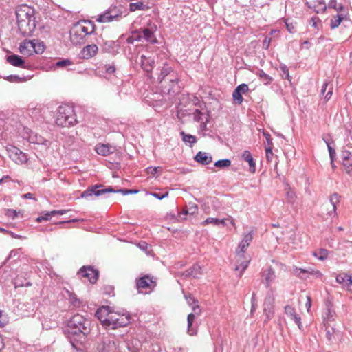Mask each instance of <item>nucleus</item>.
<instances>
[{"mask_svg":"<svg viewBox=\"0 0 352 352\" xmlns=\"http://www.w3.org/2000/svg\"><path fill=\"white\" fill-rule=\"evenodd\" d=\"M19 30L24 36H31L36 29L34 10L27 5H21L16 9Z\"/></svg>","mask_w":352,"mask_h":352,"instance_id":"f257e3e1","label":"nucleus"},{"mask_svg":"<svg viewBox=\"0 0 352 352\" xmlns=\"http://www.w3.org/2000/svg\"><path fill=\"white\" fill-rule=\"evenodd\" d=\"M158 81L164 94H172L179 91V77L171 67L165 65L158 76Z\"/></svg>","mask_w":352,"mask_h":352,"instance_id":"f03ea898","label":"nucleus"},{"mask_svg":"<svg viewBox=\"0 0 352 352\" xmlns=\"http://www.w3.org/2000/svg\"><path fill=\"white\" fill-rule=\"evenodd\" d=\"M95 24L89 20H82L76 23L70 32L72 42L75 44L84 43L86 36L90 35L95 31Z\"/></svg>","mask_w":352,"mask_h":352,"instance_id":"7ed1b4c3","label":"nucleus"},{"mask_svg":"<svg viewBox=\"0 0 352 352\" xmlns=\"http://www.w3.org/2000/svg\"><path fill=\"white\" fill-rule=\"evenodd\" d=\"M68 333L85 338L91 331V321L84 316L74 315L67 323Z\"/></svg>","mask_w":352,"mask_h":352,"instance_id":"20e7f679","label":"nucleus"},{"mask_svg":"<svg viewBox=\"0 0 352 352\" xmlns=\"http://www.w3.org/2000/svg\"><path fill=\"white\" fill-rule=\"evenodd\" d=\"M76 122V116L72 106L63 104L58 107L56 118L58 126L67 127L74 126Z\"/></svg>","mask_w":352,"mask_h":352,"instance_id":"39448f33","label":"nucleus"},{"mask_svg":"<svg viewBox=\"0 0 352 352\" xmlns=\"http://www.w3.org/2000/svg\"><path fill=\"white\" fill-rule=\"evenodd\" d=\"M130 322L129 315L126 311L116 312L113 310L109 316L108 322L106 327H110L113 329L120 327H125Z\"/></svg>","mask_w":352,"mask_h":352,"instance_id":"423d86ee","label":"nucleus"},{"mask_svg":"<svg viewBox=\"0 0 352 352\" xmlns=\"http://www.w3.org/2000/svg\"><path fill=\"white\" fill-rule=\"evenodd\" d=\"M122 14V8L116 6H111L104 13L98 15L96 21L99 23H109L114 20H118Z\"/></svg>","mask_w":352,"mask_h":352,"instance_id":"0eeeda50","label":"nucleus"},{"mask_svg":"<svg viewBox=\"0 0 352 352\" xmlns=\"http://www.w3.org/2000/svg\"><path fill=\"white\" fill-rule=\"evenodd\" d=\"M102 187V185L101 184H95L91 186L87 190L82 192L81 197L88 199L92 197L93 195H95L96 197H99L100 195L107 193L108 192H114V189L111 186L100 189Z\"/></svg>","mask_w":352,"mask_h":352,"instance_id":"6e6552de","label":"nucleus"},{"mask_svg":"<svg viewBox=\"0 0 352 352\" xmlns=\"http://www.w3.org/2000/svg\"><path fill=\"white\" fill-rule=\"evenodd\" d=\"M10 158L17 164H23L28 162L26 154L22 152L19 148L10 146L7 148Z\"/></svg>","mask_w":352,"mask_h":352,"instance_id":"1a4fd4ad","label":"nucleus"},{"mask_svg":"<svg viewBox=\"0 0 352 352\" xmlns=\"http://www.w3.org/2000/svg\"><path fill=\"white\" fill-rule=\"evenodd\" d=\"M253 234V230L250 231L248 233L243 234V239L236 249V256L239 258L244 256V254L245 253L250 243L252 241Z\"/></svg>","mask_w":352,"mask_h":352,"instance_id":"9d476101","label":"nucleus"},{"mask_svg":"<svg viewBox=\"0 0 352 352\" xmlns=\"http://www.w3.org/2000/svg\"><path fill=\"white\" fill-rule=\"evenodd\" d=\"M157 28L155 25H150L148 28L140 29L138 31L140 41L143 40L149 42L151 43H157V39L155 36V32Z\"/></svg>","mask_w":352,"mask_h":352,"instance_id":"9b49d317","label":"nucleus"},{"mask_svg":"<svg viewBox=\"0 0 352 352\" xmlns=\"http://www.w3.org/2000/svg\"><path fill=\"white\" fill-rule=\"evenodd\" d=\"M275 302V298L273 293H269L264 300L263 303V311L266 318L265 322H267L274 316V305Z\"/></svg>","mask_w":352,"mask_h":352,"instance_id":"f8f14e48","label":"nucleus"},{"mask_svg":"<svg viewBox=\"0 0 352 352\" xmlns=\"http://www.w3.org/2000/svg\"><path fill=\"white\" fill-rule=\"evenodd\" d=\"M78 274L87 278L91 283H96L98 278V271L91 266H83L80 269Z\"/></svg>","mask_w":352,"mask_h":352,"instance_id":"ddd939ff","label":"nucleus"},{"mask_svg":"<svg viewBox=\"0 0 352 352\" xmlns=\"http://www.w3.org/2000/svg\"><path fill=\"white\" fill-rule=\"evenodd\" d=\"M112 309L109 306H102L97 309L96 312V316L102 323V324L107 327L109 316L111 314Z\"/></svg>","mask_w":352,"mask_h":352,"instance_id":"4468645a","label":"nucleus"},{"mask_svg":"<svg viewBox=\"0 0 352 352\" xmlns=\"http://www.w3.org/2000/svg\"><path fill=\"white\" fill-rule=\"evenodd\" d=\"M116 147L109 144H98L95 146L96 152L102 156H108L116 151Z\"/></svg>","mask_w":352,"mask_h":352,"instance_id":"2eb2a0df","label":"nucleus"},{"mask_svg":"<svg viewBox=\"0 0 352 352\" xmlns=\"http://www.w3.org/2000/svg\"><path fill=\"white\" fill-rule=\"evenodd\" d=\"M348 21L346 11L338 12L336 15L332 16L330 21V27L331 29L338 28L341 22Z\"/></svg>","mask_w":352,"mask_h":352,"instance_id":"dca6fc26","label":"nucleus"},{"mask_svg":"<svg viewBox=\"0 0 352 352\" xmlns=\"http://www.w3.org/2000/svg\"><path fill=\"white\" fill-rule=\"evenodd\" d=\"M250 256H247L245 254H244V256L243 257H238L236 256V265L234 268V270L235 271H237V270H239L240 269L241 270V272H240V274H239V276H241L242 274H243L244 271L247 269V267H248V265L250 262Z\"/></svg>","mask_w":352,"mask_h":352,"instance_id":"f3484780","label":"nucleus"},{"mask_svg":"<svg viewBox=\"0 0 352 352\" xmlns=\"http://www.w3.org/2000/svg\"><path fill=\"white\" fill-rule=\"evenodd\" d=\"M34 41L33 40H25L21 43L19 46L20 52L26 56H30L34 51Z\"/></svg>","mask_w":352,"mask_h":352,"instance_id":"a211bd4d","label":"nucleus"},{"mask_svg":"<svg viewBox=\"0 0 352 352\" xmlns=\"http://www.w3.org/2000/svg\"><path fill=\"white\" fill-rule=\"evenodd\" d=\"M136 285L139 292H142L141 289H151L154 285V282L148 276H144L137 280Z\"/></svg>","mask_w":352,"mask_h":352,"instance_id":"6ab92c4d","label":"nucleus"},{"mask_svg":"<svg viewBox=\"0 0 352 352\" xmlns=\"http://www.w3.org/2000/svg\"><path fill=\"white\" fill-rule=\"evenodd\" d=\"M195 160L202 165H208L212 161V157L206 152L199 151L194 157Z\"/></svg>","mask_w":352,"mask_h":352,"instance_id":"aec40b11","label":"nucleus"},{"mask_svg":"<svg viewBox=\"0 0 352 352\" xmlns=\"http://www.w3.org/2000/svg\"><path fill=\"white\" fill-rule=\"evenodd\" d=\"M294 274L297 276L302 278H303V276H301V274H308L310 275H313L317 278H320L322 276V273L319 270H315L311 267H309L308 269H302L296 267L294 269Z\"/></svg>","mask_w":352,"mask_h":352,"instance_id":"412c9836","label":"nucleus"},{"mask_svg":"<svg viewBox=\"0 0 352 352\" xmlns=\"http://www.w3.org/2000/svg\"><path fill=\"white\" fill-rule=\"evenodd\" d=\"M98 46L96 45H88L81 51V56L83 58L89 59L95 56L98 52Z\"/></svg>","mask_w":352,"mask_h":352,"instance_id":"4be33fe9","label":"nucleus"},{"mask_svg":"<svg viewBox=\"0 0 352 352\" xmlns=\"http://www.w3.org/2000/svg\"><path fill=\"white\" fill-rule=\"evenodd\" d=\"M140 58L142 69L146 72L152 71L155 63L154 59L151 56H146L145 55H142Z\"/></svg>","mask_w":352,"mask_h":352,"instance_id":"5701e85b","label":"nucleus"},{"mask_svg":"<svg viewBox=\"0 0 352 352\" xmlns=\"http://www.w3.org/2000/svg\"><path fill=\"white\" fill-rule=\"evenodd\" d=\"M309 8H313L316 13L323 12L325 11L327 6L322 0H317L313 2H307Z\"/></svg>","mask_w":352,"mask_h":352,"instance_id":"b1692460","label":"nucleus"},{"mask_svg":"<svg viewBox=\"0 0 352 352\" xmlns=\"http://www.w3.org/2000/svg\"><path fill=\"white\" fill-rule=\"evenodd\" d=\"M67 294V298H68L69 303L72 306H73L75 308H78L82 305V301L78 298L76 294L69 291H65Z\"/></svg>","mask_w":352,"mask_h":352,"instance_id":"393cba45","label":"nucleus"},{"mask_svg":"<svg viewBox=\"0 0 352 352\" xmlns=\"http://www.w3.org/2000/svg\"><path fill=\"white\" fill-rule=\"evenodd\" d=\"M242 159L244 161L248 162L250 166V171L254 173L256 170V164L251 153L249 151H245L242 153Z\"/></svg>","mask_w":352,"mask_h":352,"instance_id":"a878e982","label":"nucleus"},{"mask_svg":"<svg viewBox=\"0 0 352 352\" xmlns=\"http://www.w3.org/2000/svg\"><path fill=\"white\" fill-rule=\"evenodd\" d=\"M7 61L12 65L19 67H24V60L21 58V56L12 54L8 56L6 58Z\"/></svg>","mask_w":352,"mask_h":352,"instance_id":"bb28decb","label":"nucleus"},{"mask_svg":"<svg viewBox=\"0 0 352 352\" xmlns=\"http://www.w3.org/2000/svg\"><path fill=\"white\" fill-rule=\"evenodd\" d=\"M201 274V267L199 265H194L191 268L186 270L184 275L197 278Z\"/></svg>","mask_w":352,"mask_h":352,"instance_id":"cd10ccee","label":"nucleus"},{"mask_svg":"<svg viewBox=\"0 0 352 352\" xmlns=\"http://www.w3.org/2000/svg\"><path fill=\"white\" fill-rule=\"evenodd\" d=\"M265 280V285L266 287L268 288L271 285L272 283L274 282L276 279V274L274 270L270 267L267 272L264 274Z\"/></svg>","mask_w":352,"mask_h":352,"instance_id":"c85d7f7f","label":"nucleus"},{"mask_svg":"<svg viewBox=\"0 0 352 352\" xmlns=\"http://www.w3.org/2000/svg\"><path fill=\"white\" fill-rule=\"evenodd\" d=\"M148 8V6L141 1H138L137 2L131 3L129 4V10L131 12H135L137 10H146Z\"/></svg>","mask_w":352,"mask_h":352,"instance_id":"c756f323","label":"nucleus"},{"mask_svg":"<svg viewBox=\"0 0 352 352\" xmlns=\"http://www.w3.org/2000/svg\"><path fill=\"white\" fill-rule=\"evenodd\" d=\"M340 196L338 193H333L330 197V203L332 206V210L328 212V214H336V206L340 202Z\"/></svg>","mask_w":352,"mask_h":352,"instance_id":"7c9ffc66","label":"nucleus"},{"mask_svg":"<svg viewBox=\"0 0 352 352\" xmlns=\"http://www.w3.org/2000/svg\"><path fill=\"white\" fill-rule=\"evenodd\" d=\"M195 318V314L190 313L188 315L187 322H188V333L190 336H193L196 334L197 331L192 327V322Z\"/></svg>","mask_w":352,"mask_h":352,"instance_id":"2f4dec72","label":"nucleus"},{"mask_svg":"<svg viewBox=\"0 0 352 352\" xmlns=\"http://www.w3.org/2000/svg\"><path fill=\"white\" fill-rule=\"evenodd\" d=\"M260 80L263 82L264 85H267L271 83L272 78L268 74H265L263 70H259L257 73Z\"/></svg>","mask_w":352,"mask_h":352,"instance_id":"473e14b6","label":"nucleus"},{"mask_svg":"<svg viewBox=\"0 0 352 352\" xmlns=\"http://www.w3.org/2000/svg\"><path fill=\"white\" fill-rule=\"evenodd\" d=\"M285 190L287 201L290 204H293L295 202L296 198L295 192L292 190L290 187L286 188Z\"/></svg>","mask_w":352,"mask_h":352,"instance_id":"72a5a7b5","label":"nucleus"},{"mask_svg":"<svg viewBox=\"0 0 352 352\" xmlns=\"http://www.w3.org/2000/svg\"><path fill=\"white\" fill-rule=\"evenodd\" d=\"M313 255L320 261L325 260L328 256V251L325 249H320L318 251L314 252Z\"/></svg>","mask_w":352,"mask_h":352,"instance_id":"f704fd0d","label":"nucleus"},{"mask_svg":"<svg viewBox=\"0 0 352 352\" xmlns=\"http://www.w3.org/2000/svg\"><path fill=\"white\" fill-rule=\"evenodd\" d=\"M34 51L33 52H35L36 54H41L45 50V45L43 43L38 41V40L34 39Z\"/></svg>","mask_w":352,"mask_h":352,"instance_id":"c9c22d12","label":"nucleus"},{"mask_svg":"<svg viewBox=\"0 0 352 352\" xmlns=\"http://www.w3.org/2000/svg\"><path fill=\"white\" fill-rule=\"evenodd\" d=\"M329 8L335 9L338 12L346 11L345 8L338 4L336 0H331L328 5Z\"/></svg>","mask_w":352,"mask_h":352,"instance_id":"e433bc0d","label":"nucleus"},{"mask_svg":"<svg viewBox=\"0 0 352 352\" xmlns=\"http://www.w3.org/2000/svg\"><path fill=\"white\" fill-rule=\"evenodd\" d=\"M231 161L228 159L220 160L214 163V166L217 168H224L230 166Z\"/></svg>","mask_w":352,"mask_h":352,"instance_id":"4c0bfd02","label":"nucleus"},{"mask_svg":"<svg viewBox=\"0 0 352 352\" xmlns=\"http://www.w3.org/2000/svg\"><path fill=\"white\" fill-rule=\"evenodd\" d=\"M182 140L186 143L194 144L196 142V138L190 134H186L184 131L181 132Z\"/></svg>","mask_w":352,"mask_h":352,"instance_id":"58836bf2","label":"nucleus"},{"mask_svg":"<svg viewBox=\"0 0 352 352\" xmlns=\"http://www.w3.org/2000/svg\"><path fill=\"white\" fill-rule=\"evenodd\" d=\"M194 120L197 122H201L206 116L199 109H195L192 113Z\"/></svg>","mask_w":352,"mask_h":352,"instance_id":"ea45409f","label":"nucleus"},{"mask_svg":"<svg viewBox=\"0 0 352 352\" xmlns=\"http://www.w3.org/2000/svg\"><path fill=\"white\" fill-rule=\"evenodd\" d=\"M280 69L281 72L280 75H281L282 78H285V79H287L288 80L291 81L289 69L287 67V66L285 65H281L280 66Z\"/></svg>","mask_w":352,"mask_h":352,"instance_id":"a19ab883","label":"nucleus"},{"mask_svg":"<svg viewBox=\"0 0 352 352\" xmlns=\"http://www.w3.org/2000/svg\"><path fill=\"white\" fill-rule=\"evenodd\" d=\"M212 224L214 226H219V219L217 218L208 217L201 223L202 226Z\"/></svg>","mask_w":352,"mask_h":352,"instance_id":"79ce46f5","label":"nucleus"},{"mask_svg":"<svg viewBox=\"0 0 352 352\" xmlns=\"http://www.w3.org/2000/svg\"><path fill=\"white\" fill-rule=\"evenodd\" d=\"M232 97L236 104H241L243 102V98L242 94L236 90V89L234 90Z\"/></svg>","mask_w":352,"mask_h":352,"instance_id":"37998d69","label":"nucleus"},{"mask_svg":"<svg viewBox=\"0 0 352 352\" xmlns=\"http://www.w3.org/2000/svg\"><path fill=\"white\" fill-rule=\"evenodd\" d=\"M138 31H135L132 33L131 36L126 38L128 43L133 44L135 41H140Z\"/></svg>","mask_w":352,"mask_h":352,"instance_id":"c03bdc74","label":"nucleus"},{"mask_svg":"<svg viewBox=\"0 0 352 352\" xmlns=\"http://www.w3.org/2000/svg\"><path fill=\"white\" fill-rule=\"evenodd\" d=\"M285 313L291 318H293L297 314L294 307L291 305H286L285 307Z\"/></svg>","mask_w":352,"mask_h":352,"instance_id":"a18cd8bd","label":"nucleus"},{"mask_svg":"<svg viewBox=\"0 0 352 352\" xmlns=\"http://www.w3.org/2000/svg\"><path fill=\"white\" fill-rule=\"evenodd\" d=\"M335 311L331 309L329 306L327 307L326 311L324 312V319L331 320L333 318Z\"/></svg>","mask_w":352,"mask_h":352,"instance_id":"49530a36","label":"nucleus"},{"mask_svg":"<svg viewBox=\"0 0 352 352\" xmlns=\"http://www.w3.org/2000/svg\"><path fill=\"white\" fill-rule=\"evenodd\" d=\"M148 194L151 195V196L157 198L159 200H162L164 198L167 197L168 196V192H167V191H166L165 192H163V193L150 192Z\"/></svg>","mask_w":352,"mask_h":352,"instance_id":"de8ad7c7","label":"nucleus"},{"mask_svg":"<svg viewBox=\"0 0 352 352\" xmlns=\"http://www.w3.org/2000/svg\"><path fill=\"white\" fill-rule=\"evenodd\" d=\"M349 276L346 274H338L336 276V281L340 284H344L347 282Z\"/></svg>","mask_w":352,"mask_h":352,"instance_id":"09e8293b","label":"nucleus"},{"mask_svg":"<svg viewBox=\"0 0 352 352\" xmlns=\"http://www.w3.org/2000/svg\"><path fill=\"white\" fill-rule=\"evenodd\" d=\"M71 65H72V61L69 59L61 60L58 61L56 63V66L59 67H65Z\"/></svg>","mask_w":352,"mask_h":352,"instance_id":"8fccbe9b","label":"nucleus"},{"mask_svg":"<svg viewBox=\"0 0 352 352\" xmlns=\"http://www.w3.org/2000/svg\"><path fill=\"white\" fill-rule=\"evenodd\" d=\"M351 156V152L348 150H344L342 151L341 157L343 161L346 162L350 160Z\"/></svg>","mask_w":352,"mask_h":352,"instance_id":"3c124183","label":"nucleus"},{"mask_svg":"<svg viewBox=\"0 0 352 352\" xmlns=\"http://www.w3.org/2000/svg\"><path fill=\"white\" fill-rule=\"evenodd\" d=\"M188 210L187 212H189V214H194L197 212V206L195 204H190L189 206L186 208Z\"/></svg>","mask_w":352,"mask_h":352,"instance_id":"603ef678","label":"nucleus"},{"mask_svg":"<svg viewBox=\"0 0 352 352\" xmlns=\"http://www.w3.org/2000/svg\"><path fill=\"white\" fill-rule=\"evenodd\" d=\"M241 94H245L248 91V86L246 84H241L236 88Z\"/></svg>","mask_w":352,"mask_h":352,"instance_id":"864d4df0","label":"nucleus"},{"mask_svg":"<svg viewBox=\"0 0 352 352\" xmlns=\"http://www.w3.org/2000/svg\"><path fill=\"white\" fill-rule=\"evenodd\" d=\"M6 79L10 82H18L21 80V78L16 75H10L6 78Z\"/></svg>","mask_w":352,"mask_h":352,"instance_id":"5fc2aeb1","label":"nucleus"},{"mask_svg":"<svg viewBox=\"0 0 352 352\" xmlns=\"http://www.w3.org/2000/svg\"><path fill=\"white\" fill-rule=\"evenodd\" d=\"M67 212L66 210H53V211H51L50 212H46L45 213V215L46 216H54V215H56V214H60V215H62V214H64Z\"/></svg>","mask_w":352,"mask_h":352,"instance_id":"6e6d98bb","label":"nucleus"},{"mask_svg":"<svg viewBox=\"0 0 352 352\" xmlns=\"http://www.w3.org/2000/svg\"><path fill=\"white\" fill-rule=\"evenodd\" d=\"M334 332L335 330L333 328H331V329L326 328V338L329 341H331Z\"/></svg>","mask_w":352,"mask_h":352,"instance_id":"4d7b16f0","label":"nucleus"},{"mask_svg":"<svg viewBox=\"0 0 352 352\" xmlns=\"http://www.w3.org/2000/svg\"><path fill=\"white\" fill-rule=\"evenodd\" d=\"M327 143V147H328V151H329V155H330V157H331V163H333V157L334 156L336 155V151L335 150L330 146V144H329L328 142H326Z\"/></svg>","mask_w":352,"mask_h":352,"instance_id":"13d9d810","label":"nucleus"},{"mask_svg":"<svg viewBox=\"0 0 352 352\" xmlns=\"http://www.w3.org/2000/svg\"><path fill=\"white\" fill-rule=\"evenodd\" d=\"M271 41H272L271 37L265 36V38H264V40L263 41V47L264 49H268L269 46L270 45Z\"/></svg>","mask_w":352,"mask_h":352,"instance_id":"bf43d9fd","label":"nucleus"},{"mask_svg":"<svg viewBox=\"0 0 352 352\" xmlns=\"http://www.w3.org/2000/svg\"><path fill=\"white\" fill-rule=\"evenodd\" d=\"M192 308L193 311L192 314H195V316H199L201 314V309L198 305L195 304L194 305L192 306Z\"/></svg>","mask_w":352,"mask_h":352,"instance_id":"052dcab7","label":"nucleus"},{"mask_svg":"<svg viewBox=\"0 0 352 352\" xmlns=\"http://www.w3.org/2000/svg\"><path fill=\"white\" fill-rule=\"evenodd\" d=\"M6 215L9 217L14 219L17 216V212L15 210L8 209L6 211Z\"/></svg>","mask_w":352,"mask_h":352,"instance_id":"680f3d73","label":"nucleus"},{"mask_svg":"<svg viewBox=\"0 0 352 352\" xmlns=\"http://www.w3.org/2000/svg\"><path fill=\"white\" fill-rule=\"evenodd\" d=\"M186 301H187L188 304L190 306H192L195 304H196V302H197V300L192 296H191L190 295L188 296H186Z\"/></svg>","mask_w":352,"mask_h":352,"instance_id":"e2e57ef3","label":"nucleus"},{"mask_svg":"<svg viewBox=\"0 0 352 352\" xmlns=\"http://www.w3.org/2000/svg\"><path fill=\"white\" fill-rule=\"evenodd\" d=\"M106 345H107V349H106V351H107L106 352H110L111 351L112 348L115 347L116 344H115L114 342H111L109 340L108 344L106 343V342L104 343V348H105Z\"/></svg>","mask_w":352,"mask_h":352,"instance_id":"0e129e2a","label":"nucleus"},{"mask_svg":"<svg viewBox=\"0 0 352 352\" xmlns=\"http://www.w3.org/2000/svg\"><path fill=\"white\" fill-rule=\"evenodd\" d=\"M7 322L6 318L3 315L2 311H0V327H4Z\"/></svg>","mask_w":352,"mask_h":352,"instance_id":"69168bd1","label":"nucleus"},{"mask_svg":"<svg viewBox=\"0 0 352 352\" xmlns=\"http://www.w3.org/2000/svg\"><path fill=\"white\" fill-rule=\"evenodd\" d=\"M291 319L295 322V323L298 325L299 329H301V327H302L301 318L300 316H298V314H296L293 318H291Z\"/></svg>","mask_w":352,"mask_h":352,"instance_id":"338daca9","label":"nucleus"},{"mask_svg":"<svg viewBox=\"0 0 352 352\" xmlns=\"http://www.w3.org/2000/svg\"><path fill=\"white\" fill-rule=\"evenodd\" d=\"M266 157L268 160H270L273 157L272 150L270 147L265 148Z\"/></svg>","mask_w":352,"mask_h":352,"instance_id":"774afa93","label":"nucleus"}]
</instances>
